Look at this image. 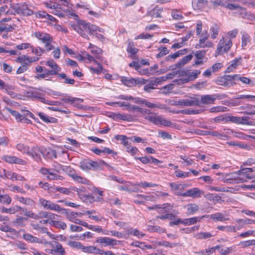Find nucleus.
I'll use <instances>...</instances> for the list:
<instances>
[{
    "mask_svg": "<svg viewBox=\"0 0 255 255\" xmlns=\"http://www.w3.org/2000/svg\"><path fill=\"white\" fill-rule=\"evenodd\" d=\"M72 27L81 36L87 39H89V38L87 33L93 34V32L97 31L98 29V26L96 25L83 20L79 21L77 24L72 25Z\"/></svg>",
    "mask_w": 255,
    "mask_h": 255,
    "instance_id": "nucleus-1",
    "label": "nucleus"
},
{
    "mask_svg": "<svg viewBox=\"0 0 255 255\" xmlns=\"http://www.w3.org/2000/svg\"><path fill=\"white\" fill-rule=\"evenodd\" d=\"M22 211L23 215L27 217L30 218L35 220H38L39 217L32 211L28 210L26 208H23L19 205H16L9 208L2 207L0 208V212L3 213H7L9 214H14L16 213Z\"/></svg>",
    "mask_w": 255,
    "mask_h": 255,
    "instance_id": "nucleus-2",
    "label": "nucleus"
},
{
    "mask_svg": "<svg viewBox=\"0 0 255 255\" xmlns=\"http://www.w3.org/2000/svg\"><path fill=\"white\" fill-rule=\"evenodd\" d=\"M232 46V41L231 38H229L228 35L223 36L218 44L215 56H217L227 52Z\"/></svg>",
    "mask_w": 255,
    "mask_h": 255,
    "instance_id": "nucleus-3",
    "label": "nucleus"
},
{
    "mask_svg": "<svg viewBox=\"0 0 255 255\" xmlns=\"http://www.w3.org/2000/svg\"><path fill=\"white\" fill-rule=\"evenodd\" d=\"M39 203L45 210L55 211L58 213L66 211V209L61 207L58 204L43 198H39Z\"/></svg>",
    "mask_w": 255,
    "mask_h": 255,
    "instance_id": "nucleus-4",
    "label": "nucleus"
},
{
    "mask_svg": "<svg viewBox=\"0 0 255 255\" xmlns=\"http://www.w3.org/2000/svg\"><path fill=\"white\" fill-rule=\"evenodd\" d=\"M255 167L254 168H246L245 169H243L242 170H239L238 171V173L236 174L237 176H232L233 179H235L237 180V183L239 182H246V180L245 179L243 178H242L241 176V175H243L246 177V178L248 179H252L254 178H255V173L254 174H252V175H250L249 173L250 172H253L255 171Z\"/></svg>",
    "mask_w": 255,
    "mask_h": 255,
    "instance_id": "nucleus-5",
    "label": "nucleus"
},
{
    "mask_svg": "<svg viewBox=\"0 0 255 255\" xmlns=\"http://www.w3.org/2000/svg\"><path fill=\"white\" fill-rule=\"evenodd\" d=\"M33 7L26 3H17L15 9L18 13L21 14L24 16H29L33 13Z\"/></svg>",
    "mask_w": 255,
    "mask_h": 255,
    "instance_id": "nucleus-6",
    "label": "nucleus"
},
{
    "mask_svg": "<svg viewBox=\"0 0 255 255\" xmlns=\"http://www.w3.org/2000/svg\"><path fill=\"white\" fill-rule=\"evenodd\" d=\"M150 122L156 125H162L167 127H172L173 125V123L171 122L161 116L157 115L155 113L153 114L152 118H150Z\"/></svg>",
    "mask_w": 255,
    "mask_h": 255,
    "instance_id": "nucleus-7",
    "label": "nucleus"
},
{
    "mask_svg": "<svg viewBox=\"0 0 255 255\" xmlns=\"http://www.w3.org/2000/svg\"><path fill=\"white\" fill-rule=\"evenodd\" d=\"M42 153V147L33 146L29 149L27 155L30 156L36 162H40L41 161Z\"/></svg>",
    "mask_w": 255,
    "mask_h": 255,
    "instance_id": "nucleus-8",
    "label": "nucleus"
},
{
    "mask_svg": "<svg viewBox=\"0 0 255 255\" xmlns=\"http://www.w3.org/2000/svg\"><path fill=\"white\" fill-rule=\"evenodd\" d=\"M96 242L102 244L105 247H114L121 243V241L109 237H102L98 238L97 239Z\"/></svg>",
    "mask_w": 255,
    "mask_h": 255,
    "instance_id": "nucleus-9",
    "label": "nucleus"
},
{
    "mask_svg": "<svg viewBox=\"0 0 255 255\" xmlns=\"http://www.w3.org/2000/svg\"><path fill=\"white\" fill-rule=\"evenodd\" d=\"M2 159L9 164H18L22 165L26 164V162L25 160L19 158L16 156L5 155L3 156Z\"/></svg>",
    "mask_w": 255,
    "mask_h": 255,
    "instance_id": "nucleus-10",
    "label": "nucleus"
},
{
    "mask_svg": "<svg viewBox=\"0 0 255 255\" xmlns=\"http://www.w3.org/2000/svg\"><path fill=\"white\" fill-rule=\"evenodd\" d=\"M203 194L204 192L199 188H193L186 191V192L182 194L181 195L184 197L189 196L193 198H199Z\"/></svg>",
    "mask_w": 255,
    "mask_h": 255,
    "instance_id": "nucleus-11",
    "label": "nucleus"
},
{
    "mask_svg": "<svg viewBox=\"0 0 255 255\" xmlns=\"http://www.w3.org/2000/svg\"><path fill=\"white\" fill-rule=\"evenodd\" d=\"M217 98L221 99L220 96L218 94L203 95L201 98V102L203 104H211Z\"/></svg>",
    "mask_w": 255,
    "mask_h": 255,
    "instance_id": "nucleus-12",
    "label": "nucleus"
},
{
    "mask_svg": "<svg viewBox=\"0 0 255 255\" xmlns=\"http://www.w3.org/2000/svg\"><path fill=\"white\" fill-rule=\"evenodd\" d=\"M42 155L45 159H52L57 157L56 152L55 150L50 148H45L42 147Z\"/></svg>",
    "mask_w": 255,
    "mask_h": 255,
    "instance_id": "nucleus-13",
    "label": "nucleus"
},
{
    "mask_svg": "<svg viewBox=\"0 0 255 255\" xmlns=\"http://www.w3.org/2000/svg\"><path fill=\"white\" fill-rule=\"evenodd\" d=\"M60 213L65 214L66 218L70 221L75 224H78V222L80 220V219L77 218V216L81 215V213H78L74 212H68L67 209H66L65 211L60 212Z\"/></svg>",
    "mask_w": 255,
    "mask_h": 255,
    "instance_id": "nucleus-14",
    "label": "nucleus"
},
{
    "mask_svg": "<svg viewBox=\"0 0 255 255\" xmlns=\"http://www.w3.org/2000/svg\"><path fill=\"white\" fill-rule=\"evenodd\" d=\"M3 172H5L4 176L7 179H10L11 180H18L20 181H23L25 180V178L17 173L12 172L11 171L6 172L5 170H3Z\"/></svg>",
    "mask_w": 255,
    "mask_h": 255,
    "instance_id": "nucleus-15",
    "label": "nucleus"
},
{
    "mask_svg": "<svg viewBox=\"0 0 255 255\" xmlns=\"http://www.w3.org/2000/svg\"><path fill=\"white\" fill-rule=\"evenodd\" d=\"M81 250L84 253L95 255H99V254H102L103 252L102 250L97 248L96 247L92 246H84L83 245Z\"/></svg>",
    "mask_w": 255,
    "mask_h": 255,
    "instance_id": "nucleus-16",
    "label": "nucleus"
},
{
    "mask_svg": "<svg viewBox=\"0 0 255 255\" xmlns=\"http://www.w3.org/2000/svg\"><path fill=\"white\" fill-rule=\"evenodd\" d=\"M69 175L76 182L86 185H89L90 184V181L88 179L80 176L75 172L71 173Z\"/></svg>",
    "mask_w": 255,
    "mask_h": 255,
    "instance_id": "nucleus-17",
    "label": "nucleus"
},
{
    "mask_svg": "<svg viewBox=\"0 0 255 255\" xmlns=\"http://www.w3.org/2000/svg\"><path fill=\"white\" fill-rule=\"evenodd\" d=\"M207 215L202 216L201 217H195L188 219H185L182 220V224L185 226H190L200 222L201 220L206 217Z\"/></svg>",
    "mask_w": 255,
    "mask_h": 255,
    "instance_id": "nucleus-18",
    "label": "nucleus"
},
{
    "mask_svg": "<svg viewBox=\"0 0 255 255\" xmlns=\"http://www.w3.org/2000/svg\"><path fill=\"white\" fill-rule=\"evenodd\" d=\"M15 198L20 203L29 206H34L35 201L30 198H24L22 196H15Z\"/></svg>",
    "mask_w": 255,
    "mask_h": 255,
    "instance_id": "nucleus-19",
    "label": "nucleus"
},
{
    "mask_svg": "<svg viewBox=\"0 0 255 255\" xmlns=\"http://www.w3.org/2000/svg\"><path fill=\"white\" fill-rule=\"evenodd\" d=\"M32 97L35 98L40 102L49 105H54V102H52L46 99L43 96L42 93L38 92H32Z\"/></svg>",
    "mask_w": 255,
    "mask_h": 255,
    "instance_id": "nucleus-20",
    "label": "nucleus"
},
{
    "mask_svg": "<svg viewBox=\"0 0 255 255\" xmlns=\"http://www.w3.org/2000/svg\"><path fill=\"white\" fill-rule=\"evenodd\" d=\"M124 84L128 86V87H132L135 86L137 83H143L145 84V80L144 79H134L133 78H130L129 79H123V80Z\"/></svg>",
    "mask_w": 255,
    "mask_h": 255,
    "instance_id": "nucleus-21",
    "label": "nucleus"
},
{
    "mask_svg": "<svg viewBox=\"0 0 255 255\" xmlns=\"http://www.w3.org/2000/svg\"><path fill=\"white\" fill-rule=\"evenodd\" d=\"M210 218L216 221L224 222L229 219L225 214L218 212L210 215Z\"/></svg>",
    "mask_w": 255,
    "mask_h": 255,
    "instance_id": "nucleus-22",
    "label": "nucleus"
},
{
    "mask_svg": "<svg viewBox=\"0 0 255 255\" xmlns=\"http://www.w3.org/2000/svg\"><path fill=\"white\" fill-rule=\"evenodd\" d=\"M207 2L205 0H192V6L195 9L201 10L207 5Z\"/></svg>",
    "mask_w": 255,
    "mask_h": 255,
    "instance_id": "nucleus-23",
    "label": "nucleus"
},
{
    "mask_svg": "<svg viewBox=\"0 0 255 255\" xmlns=\"http://www.w3.org/2000/svg\"><path fill=\"white\" fill-rule=\"evenodd\" d=\"M162 11V8L159 6H155L153 9L147 12V15L152 17L157 18L161 17V13Z\"/></svg>",
    "mask_w": 255,
    "mask_h": 255,
    "instance_id": "nucleus-24",
    "label": "nucleus"
},
{
    "mask_svg": "<svg viewBox=\"0 0 255 255\" xmlns=\"http://www.w3.org/2000/svg\"><path fill=\"white\" fill-rule=\"evenodd\" d=\"M36 215L39 217L38 219H39L40 218H45L49 219V220H54V219H56V217L58 216V215H57L56 214H55L51 212H48L47 211H42L39 213V215L37 214H36Z\"/></svg>",
    "mask_w": 255,
    "mask_h": 255,
    "instance_id": "nucleus-25",
    "label": "nucleus"
},
{
    "mask_svg": "<svg viewBox=\"0 0 255 255\" xmlns=\"http://www.w3.org/2000/svg\"><path fill=\"white\" fill-rule=\"evenodd\" d=\"M172 209L173 206L170 204H164L162 206H161L160 205H159L157 212L159 214L166 213L171 211Z\"/></svg>",
    "mask_w": 255,
    "mask_h": 255,
    "instance_id": "nucleus-26",
    "label": "nucleus"
},
{
    "mask_svg": "<svg viewBox=\"0 0 255 255\" xmlns=\"http://www.w3.org/2000/svg\"><path fill=\"white\" fill-rule=\"evenodd\" d=\"M192 54H189L184 56L182 59L176 63V64L175 65V67L180 68L183 66L188 62H189L192 59Z\"/></svg>",
    "mask_w": 255,
    "mask_h": 255,
    "instance_id": "nucleus-27",
    "label": "nucleus"
},
{
    "mask_svg": "<svg viewBox=\"0 0 255 255\" xmlns=\"http://www.w3.org/2000/svg\"><path fill=\"white\" fill-rule=\"evenodd\" d=\"M236 222L239 224L237 227L238 230H240L244 225L254 224H255V220L250 219H239L236 220Z\"/></svg>",
    "mask_w": 255,
    "mask_h": 255,
    "instance_id": "nucleus-28",
    "label": "nucleus"
},
{
    "mask_svg": "<svg viewBox=\"0 0 255 255\" xmlns=\"http://www.w3.org/2000/svg\"><path fill=\"white\" fill-rule=\"evenodd\" d=\"M55 243V245L52 246L53 248L54 255L58 254L59 255H64L66 252L62 245L58 242H56Z\"/></svg>",
    "mask_w": 255,
    "mask_h": 255,
    "instance_id": "nucleus-29",
    "label": "nucleus"
},
{
    "mask_svg": "<svg viewBox=\"0 0 255 255\" xmlns=\"http://www.w3.org/2000/svg\"><path fill=\"white\" fill-rule=\"evenodd\" d=\"M14 29V26L11 24L0 22V34L12 31Z\"/></svg>",
    "mask_w": 255,
    "mask_h": 255,
    "instance_id": "nucleus-30",
    "label": "nucleus"
},
{
    "mask_svg": "<svg viewBox=\"0 0 255 255\" xmlns=\"http://www.w3.org/2000/svg\"><path fill=\"white\" fill-rule=\"evenodd\" d=\"M34 36L40 40L43 43L51 37V36L48 34L40 32H35L34 33Z\"/></svg>",
    "mask_w": 255,
    "mask_h": 255,
    "instance_id": "nucleus-31",
    "label": "nucleus"
},
{
    "mask_svg": "<svg viewBox=\"0 0 255 255\" xmlns=\"http://www.w3.org/2000/svg\"><path fill=\"white\" fill-rule=\"evenodd\" d=\"M49 224L54 227L60 228L62 230H65L67 228L66 223L61 221L50 220Z\"/></svg>",
    "mask_w": 255,
    "mask_h": 255,
    "instance_id": "nucleus-32",
    "label": "nucleus"
},
{
    "mask_svg": "<svg viewBox=\"0 0 255 255\" xmlns=\"http://www.w3.org/2000/svg\"><path fill=\"white\" fill-rule=\"evenodd\" d=\"M46 65L50 67L52 70L56 71L58 74V72L61 70V68L54 61L53 59L49 60L46 62Z\"/></svg>",
    "mask_w": 255,
    "mask_h": 255,
    "instance_id": "nucleus-33",
    "label": "nucleus"
},
{
    "mask_svg": "<svg viewBox=\"0 0 255 255\" xmlns=\"http://www.w3.org/2000/svg\"><path fill=\"white\" fill-rule=\"evenodd\" d=\"M219 30L220 27L219 25L215 24L213 25L210 29L211 38L213 39L217 38L219 35Z\"/></svg>",
    "mask_w": 255,
    "mask_h": 255,
    "instance_id": "nucleus-34",
    "label": "nucleus"
},
{
    "mask_svg": "<svg viewBox=\"0 0 255 255\" xmlns=\"http://www.w3.org/2000/svg\"><path fill=\"white\" fill-rule=\"evenodd\" d=\"M11 202V198L8 194H4L1 193L0 189V203L8 205Z\"/></svg>",
    "mask_w": 255,
    "mask_h": 255,
    "instance_id": "nucleus-35",
    "label": "nucleus"
},
{
    "mask_svg": "<svg viewBox=\"0 0 255 255\" xmlns=\"http://www.w3.org/2000/svg\"><path fill=\"white\" fill-rule=\"evenodd\" d=\"M156 244L158 246L169 248H173L177 246H179V243H171L165 240L157 241Z\"/></svg>",
    "mask_w": 255,
    "mask_h": 255,
    "instance_id": "nucleus-36",
    "label": "nucleus"
},
{
    "mask_svg": "<svg viewBox=\"0 0 255 255\" xmlns=\"http://www.w3.org/2000/svg\"><path fill=\"white\" fill-rule=\"evenodd\" d=\"M139 113L140 114L141 116L149 122L150 121V118H152L154 114L151 113L149 110L143 108L142 110H140V112Z\"/></svg>",
    "mask_w": 255,
    "mask_h": 255,
    "instance_id": "nucleus-37",
    "label": "nucleus"
},
{
    "mask_svg": "<svg viewBox=\"0 0 255 255\" xmlns=\"http://www.w3.org/2000/svg\"><path fill=\"white\" fill-rule=\"evenodd\" d=\"M23 238L25 241L29 242L30 243H39L41 242L38 238H37L36 237H34L32 235L28 233L24 234L23 235Z\"/></svg>",
    "mask_w": 255,
    "mask_h": 255,
    "instance_id": "nucleus-38",
    "label": "nucleus"
},
{
    "mask_svg": "<svg viewBox=\"0 0 255 255\" xmlns=\"http://www.w3.org/2000/svg\"><path fill=\"white\" fill-rule=\"evenodd\" d=\"M27 221V218L22 216H18L15 218L13 223L16 226L23 227L25 225V222Z\"/></svg>",
    "mask_w": 255,
    "mask_h": 255,
    "instance_id": "nucleus-39",
    "label": "nucleus"
},
{
    "mask_svg": "<svg viewBox=\"0 0 255 255\" xmlns=\"http://www.w3.org/2000/svg\"><path fill=\"white\" fill-rule=\"evenodd\" d=\"M38 115L39 118L42 120L43 122L45 123H55L57 120L56 119L53 118H50L46 114L39 112L38 113Z\"/></svg>",
    "mask_w": 255,
    "mask_h": 255,
    "instance_id": "nucleus-40",
    "label": "nucleus"
},
{
    "mask_svg": "<svg viewBox=\"0 0 255 255\" xmlns=\"http://www.w3.org/2000/svg\"><path fill=\"white\" fill-rule=\"evenodd\" d=\"M185 107L195 106L199 105V100L196 98L185 99Z\"/></svg>",
    "mask_w": 255,
    "mask_h": 255,
    "instance_id": "nucleus-41",
    "label": "nucleus"
},
{
    "mask_svg": "<svg viewBox=\"0 0 255 255\" xmlns=\"http://www.w3.org/2000/svg\"><path fill=\"white\" fill-rule=\"evenodd\" d=\"M199 210V206L195 204H189L187 206V214L193 215Z\"/></svg>",
    "mask_w": 255,
    "mask_h": 255,
    "instance_id": "nucleus-42",
    "label": "nucleus"
},
{
    "mask_svg": "<svg viewBox=\"0 0 255 255\" xmlns=\"http://www.w3.org/2000/svg\"><path fill=\"white\" fill-rule=\"evenodd\" d=\"M91 52L94 55L96 59L99 60H101L102 59V57L100 55L102 52V50L97 46L95 45L93 46V47L91 48Z\"/></svg>",
    "mask_w": 255,
    "mask_h": 255,
    "instance_id": "nucleus-43",
    "label": "nucleus"
},
{
    "mask_svg": "<svg viewBox=\"0 0 255 255\" xmlns=\"http://www.w3.org/2000/svg\"><path fill=\"white\" fill-rule=\"evenodd\" d=\"M16 149L23 154L28 155L30 148L28 146L22 143H18L16 145Z\"/></svg>",
    "mask_w": 255,
    "mask_h": 255,
    "instance_id": "nucleus-44",
    "label": "nucleus"
},
{
    "mask_svg": "<svg viewBox=\"0 0 255 255\" xmlns=\"http://www.w3.org/2000/svg\"><path fill=\"white\" fill-rule=\"evenodd\" d=\"M236 251V247H225L220 249L219 253L221 255H227Z\"/></svg>",
    "mask_w": 255,
    "mask_h": 255,
    "instance_id": "nucleus-45",
    "label": "nucleus"
},
{
    "mask_svg": "<svg viewBox=\"0 0 255 255\" xmlns=\"http://www.w3.org/2000/svg\"><path fill=\"white\" fill-rule=\"evenodd\" d=\"M50 188L52 189V191H58L65 195H69L70 193V191L69 188L58 186L50 187Z\"/></svg>",
    "mask_w": 255,
    "mask_h": 255,
    "instance_id": "nucleus-46",
    "label": "nucleus"
},
{
    "mask_svg": "<svg viewBox=\"0 0 255 255\" xmlns=\"http://www.w3.org/2000/svg\"><path fill=\"white\" fill-rule=\"evenodd\" d=\"M217 228L220 231H225L227 232H236L237 229V227L234 226H218Z\"/></svg>",
    "mask_w": 255,
    "mask_h": 255,
    "instance_id": "nucleus-47",
    "label": "nucleus"
},
{
    "mask_svg": "<svg viewBox=\"0 0 255 255\" xmlns=\"http://www.w3.org/2000/svg\"><path fill=\"white\" fill-rule=\"evenodd\" d=\"M127 51L130 53L131 55H135L138 51V49L134 47V43L132 41H128Z\"/></svg>",
    "mask_w": 255,
    "mask_h": 255,
    "instance_id": "nucleus-48",
    "label": "nucleus"
},
{
    "mask_svg": "<svg viewBox=\"0 0 255 255\" xmlns=\"http://www.w3.org/2000/svg\"><path fill=\"white\" fill-rule=\"evenodd\" d=\"M30 48L31 49L32 53L39 57L42 55V54L45 52V50L44 49L39 46L34 47L31 45Z\"/></svg>",
    "mask_w": 255,
    "mask_h": 255,
    "instance_id": "nucleus-49",
    "label": "nucleus"
},
{
    "mask_svg": "<svg viewBox=\"0 0 255 255\" xmlns=\"http://www.w3.org/2000/svg\"><path fill=\"white\" fill-rule=\"evenodd\" d=\"M213 46V44L212 42L211 41L208 40L207 41H202V42H199L198 44H197L195 46V48H206V47H212Z\"/></svg>",
    "mask_w": 255,
    "mask_h": 255,
    "instance_id": "nucleus-50",
    "label": "nucleus"
},
{
    "mask_svg": "<svg viewBox=\"0 0 255 255\" xmlns=\"http://www.w3.org/2000/svg\"><path fill=\"white\" fill-rule=\"evenodd\" d=\"M61 8V4L59 3V1L58 2H53L52 9L54 10L53 12L54 14L62 17L63 16V14L58 10V9Z\"/></svg>",
    "mask_w": 255,
    "mask_h": 255,
    "instance_id": "nucleus-51",
    "label": "nucleus"
},
{
    "mask_svg": "<svg viewBox=\"0 0 255 255\" xmlns=\"http://www.w3.org/2000/svg\"><path fill=\"white\" fill-rule=\"evenodd\" d=\"M251 41L249 35L244 32L242 33V47L244 48Z\"/></svg>",
    "mask_w": 255,
    "mask_h": 255,
    "instance_id": "nucleus-52",
    "label": "nucleus"
},
{
    "mask_svg": "<svg viewBox=\"0 0 255 255\" xmlns=\"http://www.w3.org/2000/svg\"><path fill=\"white\" fill-rule=\"evenodd\" d=\"M128 234L133 235L139 238H142L145 236L144 234H143L137 229H133L132 228L128 229Z\"/></svg>",
    "mask_w": 255,
    "mask_h": 255,
    "instance_id": "nucleus-53",
    "label": "nucleus"
},
{
    "mask_svg": "<svg viewBox=\"0 0 255 255\" xmlns=\"http://www.w3.org/2000/svg\"><path fill=\"white\" fill-rule=\"evenodd\" d=\"M58 76L61 79L65 80L64 83L70 85H73L75 83V80L73 79L69 78L65 73L58 74Z\"/></svg>",
    "mask_w": 255,
    "mask_h": 255,
    "instance_id": "nucleus-54",
    "label": "nucleus"
},
{
    "mask_svg": "<svg viewBox=\"0 0 255 255\" xmlns=\"http://www.w3.org/2000/svg\"><path fill=\"white\" fill-rule=\"evenodd\" d=\"M4 91L9 95L12 98H16L17 97L18 94L15 93L13 91V88L12 87L8 84L6 87L5 88Z\"/></svg>",
    "mask_w": 255,
    "mask_h": 255,
    "instance_id": "nucleus-55",
    "label": "nucleus"
},
{
    "mask_svg": "<svg viewBox=\"0 0 255 255\" xmlns=\"http://www.w3.org/2000/svg\"><path fill=\"white\" fill-rule=\"evenodd\" d=\"M137 185L141 188H146L147 187H154L158 186L157 184L147 182H140L137 183Z\"/></svg>",
    "mask_w": 255,
    "mask_h": 255,
    "instance_id": "nucleus-56",
    "label": "nucleus"
},
{
    "mask_svg": "<svg viewBox=\"0 0 255 255\" xmlns=\"http://www.w3.org/2000/svg\"><path fill=\"white\" fill-rule=\"evenodd\" d=\"M254 245H255V241L252 240L240 242L238 246H241L242 248H246Z\"/></svg>",
    "mask_w": 255,
    "mask_h": 255,
    "instance_id": "nucleus-57",
    "label": "nucleus"
},
{
    "mask_svg": "<svg viewBox=\"0 0 255 255\" xmlns=\"http://www.w3.org/2000/svg\"><path fill=\"white\" fill-rule=\"evenodd\" d=\"M169 184L171 188V190L174 192L175 194L177 195H180L177 191L180 189L181 184H178L175 183H170Z\"/></svg>",
    "mask_w": 255,
    "mask_h": 255,
    "instance_id": "nucleus-58",
    "label": "nucleus"
},
{
    "mask_svg": "<svg viewBox=\"0 0 255 255\" xmlns=\"http://www.w3.org/2000/svg\"><path fill=\"white\" fill-rule=\"evenodd\" d=\"M209 135L217 137L220 139H225L228 138V136L224 133H220L218 131H210Z\"/></svg>",
    "mask_w": 255,
    "mask_h": 255,
    "instance_id": "nucleus-59",
    "label": "nucleus"
},
{
    "mask_svg": "<svg viewBox=\"0 0 255 255\" xmlns=\"http://www.w3.org/2000/svg\"><path fill=\"white\" fill-rule=\"evenodd\" d=\"M68 245L71 247L76 248L77 249L81 250L82 249V248L83 247V244H82L81 243L76 241H69L67 243Z\"/></svg>",
    "mask_w": 255,
    "mask_h": 255,
    "instance_id": "nucleus-60",
    "label": "nucleus"
},
{
    "mask_svg": "<svg viewBox=\"0 0 255 255\" xmlns=\"http://www.w3.org/2000/svg\"><path fill=\"white\" fill-rule=\"evenodd\" d=\"M147 227L148 231L152 232H158L159 233H164L165 231L164 229L158 226L148 225Z\"/></svg>",
    "mask_w": 255,
    "mask_h": 255,
    "instance_id": "nucleus-61",
    "label": "nucleus"
},
{
    "mask_svg": "<svg viewBox=\"0 0 255 255\" xmlns=\"http://www.w3.org/2000/svg\"><path fill=\"white\" fill-rule=\"evenodd\" d=\"M190 81V78H182L173 80L172 83L174 85H182L188 83Z\"/></svg>",
    "mask_w": 255,
    "mask_h": 255,
    "instance_id": "nucleus-62",
    "label": "nucleus"
},
{
    "mask_svg": "<svg viewBox=\"0 0 255 255\" xmlns=\"http://www.w3.org/2000/svg\"><path fill=\"white\" fill-rule=\"evenodd\" d=\"M52 42H53V38L51 37L47 41H46V42H45L44 43V44L45 45L44 47L45 48V51H50L54 49V48L51 44Z\"/></svg>",
    "mask_w": 255,
    "mask_h": 255,
    "instance_id": "nucleus-63",
    "label": "nucleus"
},
{
    "mask_svg": "<svg viewBox=\"0 0 255 255\" xmlns=\"http://www.w3.org/2000/svg\"><path fill=\"white\" fill-rule=\"evenodd\" d=\"M90 160H84L80 162V167L83 170H91Z\"/></svg>",
    "mask_w": 255,
    "mask_h": 255,
    "instance_id": "nucleus-64",
    "label": "nucleus"
}]
</instances>
